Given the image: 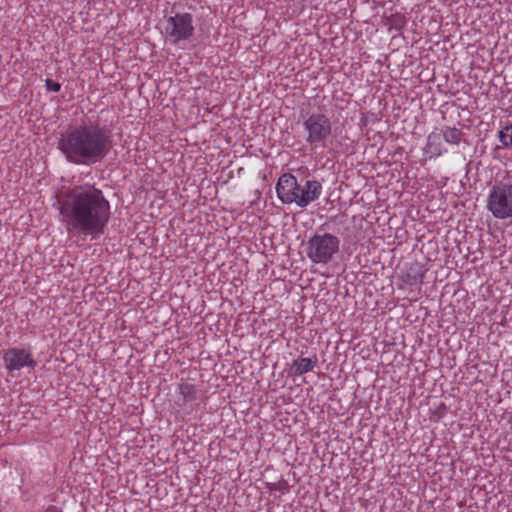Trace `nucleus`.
Listing matches in <instances>:
<instances>
[{"label": "nucleus", "instance_id": "nucleus-15", "mask_svg": "<svg viewBox=\"0 0 512 512\" xmlns=\"http://www.w3.org/2000/svg\"><path fill=\"white\" fill-rule=\"evenodd\" d=\"M434 152H435L437 155H440V151H437L436 149H434Z\"/></svg>", "mask_w": 512, "mask_h": 512}, {"label": "nucleus", "instance_id": "nucleus-8", "mask_svg": "<svg viewBox=\"0 0 512 512\" xmlns=\"http://www.w3.org/2000/svg\"><path fill=\"white\" fill-rule=\"evenodd\" d=\"M3 362L9 372L19 371L28 367L34 369L36 361L32 354L23 348H8L3 351Z\"/></svg>", "mask_w": 512, "mask_h": 512}, {"label": "nucleus", "instance_id": "nucleus-4", "mask_svg": "<svg viewBox=\"0 0 512 512\" xmlns=\"http://www.w3.org/2000/svg\"><path fill=\"white\" fill-rule=\"evenodd\" d=\"M339 247L340 239L330 233H315L304 243L306 256L314 264H328Z\"/></svg>", "mask_w": 512, "mask_h": 512}, {"label": "nucleus", "instance_id": "nucleus-3", "mask_svg": "<svg viewBox=\"0 0 512 512\" xmlns=\"http://www.w3.org/2000/svg\"><path fill=\"white\" fill-rule=\"evenodd\" d=\"M322 184L317 180H302L297 182L291 173L281 175L276 184L278 198L284 204L295 203L300 208L307 207L322 194Z\"/></svg>", "mask_w": 512, "mask_h": 512}, {"label": "nucleus", "instance_id": "nucleus-10", "mask_svg": "<svg viewBox=\"0 0 512 512\" xmlns=\"http://www.w3.org/2000/svg\"><path fill=\"white\" fill-rule=\"evenodd\" d=\"M179 392L183 397V402H192L197 399L198 389L194 384L181 383L179 385Z\"/></svg>", "mask_w": 512, "mask_h": 512}, {"label": "nucleus", "instance_id": "nucleus-6", "mask_svg": "<svg viewBox=\"0 0 512 512\" xmlns=\"http://www.w3.org/2000/svg\"><path fill=\"white\" fill-rule=\"evenodd\" d=\"M486 207L495 218L512 217V184L499 182L493 185L489 191Z\"/></svg>", "mask_w": 512, "mask_h": 512}, {"label": "nucleus", "instance_id": "nucleus-11", "mask_svg": "<svg viewBox=\"0 0 512 512\" xmlns=\"http://www.w3.org/2000/svg\"><path fill=\"white\" fill-rule=\"evenodd\" d=\"M442 132L443 138L447 143L458 145L462 140L461 130L455 127H445Z\"/></svg>", "mask_w": 512, "mask_h": 512}, {"label": "nucleus", "instance_id": "nucleus-7", "mask_svg": "<svg viewBox=\"0 0 512 512\" xmlns=\"http://www.w3.org/2000/svg\"><path fill=\"white\" fill-rule=\"evenodd\" d=\"M194 31L193 17L190 13H176L166 20L165 35L173 44L189 40Z\"/></svg>", "mask_w": 512, "mask_h": 512}, {"label": "nucleus", "instance_id": "nucleus-13", "mask_svg": "<svg viewBox=\"0 0 512 512\" xmlns=\"http://www.w3.org/2000/svg\"><path fill=\"white\" fill-rule=\"evenodd\" d=\"M45 86L48 91H52V92H58L61 88V86L58 82H55L51 79H47L45 81Z\"/></svg>", "mask_w": 512, "mask_h": 512}, {"label": "nucleus", "instance_id": "nucleus-1", "mask_svg": "<svg viewBox=\"0 0 512 512\" xmlns=\"http://www.w3.org/2000/svg\"><path fill=\"white\" fill-rule=\"evenodd\" d=\"M62 223L69 235L101 234L110 219V204L93 185L69 188L58 197Z\"/></svg>", "mask_w": 512, "mask_h": 512}, {"label": "nucleus", "instance_id": "nucleus-5", "mask_svg": "<svg viewBox=\"0 0 512 512\" xmlns=\"http://www.w3.org/2000/svg\"><path fill=\"white\" fill-rule=\"evenodd\" d=\"M303 129L306 133L305 142L313 147H325L332 134V122L323 113L309 114L303 120Z\"/></svg>", "mask_w": 512, "mask_h": 512}, {"label": "nucleus", "instance_id": "nucleus-12", "mask_svg": "<svg viewBox=\"0 0 512 512\" xmlns=\"http://www.w3.org/2000/svg\"><path fill=\"white\" fill-rule=\"evenodd\" d=\"M499 141L505 148L512 146V124H508L500 130Z\"/></svg>", "mask_w": 512, "mask_h": 512}, {"label": "nucleus", "instance_id": "nucleus-14", "mask_svg": "<svg viewBox=\"0 0 512 512\" xmlns=\"http://www.w3.org/2000/svg\"><path fill=\"white\" fill-rule=\"evenodd\" d=\"M440 140V136L438 134H430L428 136V146L430 148H432L434 146V144H436V142H438Z\"/></svg>", "mask_w": 512, "mask_h": 512}, {"label": "nucleus", "instance_id": "nucleus-9", "mask_svg": "<svg viewBox=\"0 0 512 512\" xmlns=\"http://www.w3.org/2000/svg\"><path fill=\"white\" fill-rule=\"evenodd\" d=\"M317 364V358H300L293 362L292 368L295 375H302L310 372L314 369Z\"/></svg>", "mask_w": 512, "mask_h": 512}, {"label": "nucleus", "instance_id": "nucleus-2", "mask_svg": "<svg viewBox=\"0 0 512 512\" xmlns=\"http://www.w3.org/2000/svg\"><path fill=\"white\" fill-rule=\"evenodd\" d=\"M114 145L112 131L98 121H83L61 135L59 150L76 165L102 161Z\"/></svg>", "mask_w": 512, "mask_h": 512}]
</instances>
